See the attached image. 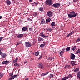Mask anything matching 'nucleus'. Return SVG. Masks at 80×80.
Listing matches in <instances>:
<instances>
[{"label": "nucleus", "instance_id": "f257e3e1", "mask_svg": "<svg viewBox=\"0 0 80 80\" xmlns=\"http://www.w3.org/2000/svg\"><path fill=\"white\" fill-rule=\"evenodd\" d=\"M69 18H72L73 17H75L77 16V13L75 14V12L74 11L71 12L70 14H68Z\"/></svg>", "mask_w": 80, "mask_h": 80}, {"label": "nucleus", "instance_id": "f03ea898", "mask_svg": "<svg viewBox=\"0 0 80 80\" xmlns=\"http://www.w3.org/2000/svg\"><path fill=\"white\" fill-rule=\"evenodd\" d=\"M46 3L48 5H52V4H53V2L52 0H47L46 1Z\"/></svg>", "mask_w": 80, "mask_h": 80}, {"label": "nucleus", "instance_id": "7ed1b4c3", "mask_svg": "<svg viewBox=\"0 0 80 80\" xmlns=\"http://www.w3.org/2000/svg\"><path fill=\"white\" fill-rule=\"evenodd\" d=\"M25 43L26 47L27 48H29L32 46V44L28 42H26Z\"/></svg>", "mask_w": 80, "mask_h": 80}, {"label": "nucleus", "instance_id": "20e7f679", "mask_svg": "<svg viewBox=\"0 0 80 80\" xmlns=\"http://www.w3.org/2000/svg\"><path fill=\"white\" fill-rule=\"evenodd\" d=\"M60 5V4L59 3H56L54 4L53 5V6L55 8H58L59 6Z\"/></svg>", "mask_w": 80, "mask_h": 80}, {"label": "nucleus", "instance_id": "39448f33", "mask_svg": "<svg viewBox=\"0 0 80 80\" xmlns=\"http://www.w3.org/2000/svg\"><path fill=\"white\" fill-rule=\"evenodd\" d=\"M70 58L72 59V60H74L75 58V56L74 54L71 53V55H70Z\"/></svg>", "mask_w": 80, "mask_h": 80}, {"label": "nucleus", "instance_id": "423d86ee", "mask_svg": "<svg viewBox=\"0 0 80 80\" xmlns=\"http://www.w3.org/2000/svg\"><path fill=\"white\" fill-rule=\"evenodd\" d=\"M52 14L53 13L51 12V11H49L47 13V15L48 16H49V17H52Z\"/></svg>", "mask_w": 80, "mask_h": 80}, {"label": "nucleus", "instance_id": "0eeeda50", "mask_svg": "<svg viewBox=\"0 0 80 80\" xmlns=\"http://www.w3.org/2000/svg\"><path fill=\"white\" fill-rule=\"evenodd\" d=\"M38 67L41 68V69H43V66L42 63L38 64Z\"/></svg>", "mask_w": 80, "mask_h": 80}, {"label": "nucleus", "instance_id": "6e6552de", "mask_svg": "<svg viewBox=\"0 0 80 80\" xmlns=\"http://www.w3.org/2000/svg\"><path fill=\"white\" fill-rule=\"evenodd\" d=\"M17 76V75H13L12 77L11 78H10L9 79H8V80H13L14 78H15V77Z\"/></svg>", "mask_w": 80, "mask_h": 80}, {"label": "nucleus", "instance_id": "1a4fd4ad", "mask_svg": "<svg viewBox=\"0 0 80 80\" xmlns=\"http://www.w3.org/2000/svg\"><path fill=\"white\" fill-rule=\"evenodd\" d=\"M8 62H9L8 61H4L2 63V64L3 65H4V64L5 65H7V64L8 63Z\"/></svg>", "mask_w": 80, "mask_h": 80}, {"label": "nucleus", "instance_id": "9d476101", "mask_svg": "<svg viewBox=\"0 0 80 80\" xmlns=\"http://www.w3.org/2000/svg\"><path fill=\"white\" fill-rule=\"evenodd\" d=\"M74 33V31H72L71 33H70L69 34H68L66 36V37L67 38H68V37H70V36H71V35H72L73 33Z\"/></svg>", "mask_w": 80, "mask_h": 80}, {"label": "nucleus", "instance_id": "9b49d317", "mask_svg": "<svg viewBox=\"0 0 80 80\" xmlns=\"http://www.w3.org/2000/svg\"><path fill=\"white\" fill-rule=\"evenodd\" d=\"M40 36L43 38H47V37H48V36H45V35H44L43 33H41Z\"/></svg>", "mask_w": 80, "mask_h": 80}, {"label": "nucleus", "instance_id": "f8f14e48", "mask_svg": "<svg viewBox=\"0 0 80 80\" xmlns=\"http://www.w3.org/2000/svg\"><path fill=\"white\" fill-rule=\"evenodd\" d=\"M77 78L80 79V71H79L78 72L77 75Z\"/></svg>", "mask_w": 80, "mask_h": 80}, {"label": "nucleus", "instance_id": "ddd939ff", "mask_svg": "<svg viewBox=\"0 0 80 80\" xmlns=\"http://www.w3.org/2000/svg\"><path fill=\"white\" fill-rule=\"evenodd\" d=\"M50 20H51L50 18H48L46 19V23H48V22H50Z\"/></svg>", "mask_w": 80, "mask_h": 80}, {"label": "nucleus", "instance_id": "4468645a", "mask_svg": "<svg viewBox=\"0 0 80 80\" xmlns=\"http://www.w3.org/2000/svg\"><path fill=\"white\" fill-rule=\"evenodd\" d=\"M49 73V72H47L46 73H42V74L41 75L42 76H45V75H47V74H48V73Z\"/></svg>", "mask_w": 80, "mask_h": 80}, {"label": "nucleus", "instance_id": "2eb2a0df", "mask_svg": "<svg viewBox=\"0 0 80 80\" xmlns=\"http://www.w3.org/2000/svg\"><path fill=\"white\" fill-rule=\"evenodd\" d=\"M75 61H71L70 63L71 64V65L73 66L75 65Z\"/></svg>", "mask_w": 80, "mask_h": 80}, {"label": "nucleus", "instance_id": "dca6fc26", "mask_svg": "<svg viewBox=\"0 0 80 80\" xmlns=\"http://www.w3.org/2000/svg\"><path fill=\"white\" fill-rule=\"evenodd\" d=\"M22 31H23L24 32H25V31H27V30L28 29L26 27H25L22 28Z\"/></svg>", "mask_w": 80, "mask_h": 80}, {"label": "nucleus", "instance_id": "f3484780", "mask_svg": "<svg viewBox=\"0 0 80 80\" xmlns=\"http://www.w3.org/2000/svg\"><path fill=\"white\" fill-rule=\"evenodd\" d=\"M6 3H7L8 5H10V4H11V2L9 0L7 1Z\"/></svg>", "mask_w": 80, "mask_h": 80}, {"label": "nucleus", "instance_id": "a211bd4d", "mask_svg": "<svg viewBox=\"0 0 80 80\" xmlns=\"http://www.w3.org/2000/svg\"><path fill=\"white\" fill-rule=\"evenodd\" d=\"M44 23H45V21L44 19H42L41 22L40 24H41V25H43V24H44Z\"/></svg>", "mask_w": 80, "mask_h": 80}, {"label": "nucleus", "instance_id": "6ab92c4d", "mask_svg": "<svg viewBox=\"0 0 80 80\" xmlns=\"http://www.w3.org/2000/svg\"><path fill=\"white\" fill-rule=\"evenodd\" d=\"M18 60V58H17L14 60H13L12 62L13 63H15L16 62H17Z\"/></svg>", "mask_w": 80, "mask_h": 80}, {"label": "nucleus", "instance_id": "aec40b11", "mask_svg": "<svg viewBox=\"0 0 80 80\" xmlns=\"http://www.w3.org/2000/svg\"><path fill=\"white\" fill-rule=\"evenodd\" d=\"M23 36V34H19L18 36V38H22Z\"/></svg>", "mask_w": 80, "mask_h": 80}, {"label": "nucleus", "instance_id": "412c9836", "mask_svg": "<svg viewBox=\"0 0 80 80\" xmlns=\"http://www.w3.org/2000/svg\"><path fill=\"white\" fill-rule=\"evenodd\" d=\"M35 55V56H38V55H39V52H36L34 53Z\"/></svg>", "mask_w": 80, "mask_h": 80}, {"label": "nucleus", "instance_id": "4be33fe9", "mask_svg": "<svg viewBox=\"0 0 80 80\" xmlns=\"http://www.w3.org/2000/svg\"><path fill=\"white\" fill-rule=\"evenodd\" d=\"M45 44H41L40 45V47H41V48H43V47H44V46H45Z\"/></svg>", "mask_w": 80, "mask_h": 80}, {"label": "nucleus", "instance_id": "5701e85b", "mask_svg": "<svg viewBox=\"0 0 80 80\" xmlns=\"http://www.w3.org/2000/svg\"><path fill=\"white\" fill-rule=\"evenodd\" d=\"M68 77H65L62 78V80H67V79H68Z\"/></svg>", "mask_w": 80, "mask_h": 80}, {"label": "nucleus", "instance_id": "b1692460", "mask_svg": "<svg viewBox=\"0 0 80 80\" xmlns=\"http://www.w3.org/2000/svg\"><path fill=\"white\" fill-rule=\"evenodd\" d=\"M1 56L2 57H7V55H6L5 54H2L1 55Z\"/></svg>", "mask_w": 80, "mask_h": 80}, {"label": "nucleus", "instance_id": "393cba45", "mask_svg": "<svg viewBox=\"0 0 80 80\" xmlns=\"http://www.w3.org/2000/svg\"><path fill=\"white\" fill-rule=\"evenodd\" d=\"M80 52V49H79L78 50H77V51L76 52V54H78V53H79Z\"/></svg>", "mask_w": 80, "mask_h": 80}, {"label": "nucleus", "instance_id": "a878e982", "mask_svg": "<svg viewBox=\"0 0 80 80\" xmlns=\"http://www.w3.org/2000/svg\"><path fill=\"white\" fill-rule=\"evenodd\" d=\"M70 50V47H68L67 48H66V51H69V50Z\"/></svg>", "mask_w": 80, "mask_h": 80}, {"label": "nucleus", "instance_id": "bb28decb", "mask_svg": "<svg viewBox=\"0 0 80 80\" xmlns=\"http://www.w3.org/2000/svg\"><path fill=\"white\" fill-rule=\"evenodd\" d=\"M79 70V68H77L74 70V72H78V71Z\"/></svg>", "mask_w": 80, "mask_h": 80}, {"label": "nucleus", "instance_id": "cd10ccee", "mask_svg": "<svg viewBox=\"0 0 80 80\" xmlns=\"http://www.w3.org/2000/svg\"><path fill=\"white\" fill-rule=\"evenodd\" d=\"M77 47L75 46H74L73 48H72V50H75L76 49V48Z\"/></svg>", "mask_w": 80, "mask_h": 80}, {"label": "nucleus", "instance_id": "c85d7f7f", "mask_svg": "<svg viewBox=\"0 0 80 80\" xmlns=\"http://www.w3.org/2000/svg\"><path fill=\"white\" fill-rule=\"evenodd\" d=\"M37 15H38V13L34 12L33 15V16H34V17H36V16H37Z\"/></svg>", "mask_w": 80, "mask_h": 80}, {"label": "nucleus", "instance_id": "c756f323", "mask_svg": "<svg viewBox=\"0 0 80 80\" xmlns=\"http://www.w3.org/2000/svg\"><path fill=\"white\" fill-rule=\"evenodd\" d=\"M14 66H17V67H18L19 66V64L18 63H16L14 65Z\"/></svg>", "mask_w": 80, "mask_h": 80}, {"label": "nucleus", "instance_id": "7c9ffc66", "mask_svg": "<svg viewBox=\"0 0 80 80\" xmlns=\"http://www.w3.org/2000/svg\"><path fill=\"white\" fill-rule=\"evenodd\" d=\"M3 76V73H0V77H2Z\"/></svg>", "mask_w": 80, "mask_h": 80}, {"label": "nucleus", "instance_id": "2f4dec72", "mask_svg": "<svg viewBox=\"0 0 80 80\" xmlns=\"http://www.w3.org/2000/svg\"><path fill=\"white\" fill-rule=\"evenodd\" d=\"M38 3H39L38 2H34L33 3V4L34 5H38Z\"/></svg>", "mask_w": 80, "mask_h": 80}, {"label": "nucleus", "instance_id": "473e14b6", "mask_svg": "<svg viewBox=\"0 0 80 80\" xmlns=\"http://www.w3.org/2000/svg\"><path fill=\"white\" fill-rule=\"evenodd\" d=\"M38 40L39 42V41H42V40H43V38H39L38 39Z\"/></svg>", "mask_w": 80, "mask_h": 80}, {"label": "nucleus", "instance_id": "72a5a7b5", "mask_svg": "<svg viewBox=\"0 0 80 80\" xmlns=\"http://www.w3.org/2000/svg\"><path fill=\"white\" fill-rule=\"evenodd\" d=\"M51 25L53 26H55V23L54 22L52 23L51 24Z\"/></svg>", "mask_w": 80, "mask_h": 80}, {"label": "nucleus", "instance_id": "f704fd0d", "mask_svg": "<svg viewBox=\"0 0 80 80\" xmlns=\"http://www.w3.org/2000/svg\"><path fill=\"white\" fill-rule=\"evenodd\" d=\"M54 75L53 74H50L49 75L50 78H51V77H53L54 76Z\"/></svg>", "mask_w": 80, "mask_h": 80}, {"label": "nucleus", "instance_id": "c9c22d12", "mask_svg": "<svg viewBox=\"0 0 80 80\" xmlns=\"http://www.w3.org/2000/svg\"><path fill=\"white\" fill-rule=\"evenodd\" d=\"M43 9V8L42 7H40L39 8V10H42Z\"/></svg>", "mask_w": 80, "mask_h": 80}, {"label": "nucleus", "instance_id": "e433bc0d", "mask_svg": "<svg viewBox=\"0 0 80 80\" xmlns=\"http://www.w3.org/2000/svg\"><path fill=\"white\" fill-rule=\"evenodd\" d=\"M10 75L11 77H12L13 75V72H12L10 73Z\"/></svg>", "mask_w": 80, "mask_h": 80}, {"label": "nucleus", "instance_id": "4c0bfd02", "mask_svg": "<svg viewBox=\"0 0 80 80\" xmlns=\"http://www.w3.org/2000/svg\"><path fill=\"white\" fill-rule=\"evenodd\" d=\"M79 41H80V38H78L76 40V42H78Z\"/></svg>", "mask_w": 80, "mask_h": 80}, {"label": "nucleus", "instance_id": "58836bf2", "mask_svg": "<svg viewBox=\"0 0 80 80\" xmlns=\"http://www.w3.org/2000/svg\"><path fill=\"white\" fill-rule=\"evenodd\" d=\"M64 53V52L63 51H61L60 52V54H63Z\"/></svg>", "mask_w": 80, "mask_h": 80}, {"label": "nucleus", "instance_id": "ea45409f", "mask_svg": "<svg viewBox=\"0 0 80 80\" xmlns=\"http://www.w3.org/2000/svg\"><path fill=\"white\" fill-rule=\"evenodd\" d=\"M66 67L68 68H69L70 67V65H67L66 66Z\"/></svg>", "mask_w": 80, "mask_h": 80}, {"label": "nucleus", "instance_id": "a19ab883", "mask_svg": "<svg viewBox=\"0 0 80 80\" xmlns=\"http://www.w3.org/2000/svg\"><path fill=\"white\" fill-rule=\"evenodd\" d=\"M42 55H41L38 58V60H40L41 58H42Z\"/></svg>", "mask_w": 80, "mask_h": 80}, {"label": "nucleus", "instance_id": "79ce46f5", "mask_svg": "<svg viewBox=\"0 0 80 80\" xmlns=\"http://www.w3.org/2000/svg\"><path fill=\"white\" fill-rule=\"evenodd\" d=\"M47 30H48L49 32H51L52 31V29L48 28V29Z\"/></svg>", "mask_w": 80, "mask_h": 80}, {"label": "nucleus", "instance_id": "37998d69", "mask_svg": "<svg viewBox=\"0 0 80 80\" xmlns=\"http://www.w3.org/2000/svg\"><path fill=\"white\" fill-rule=\"evenodd\" d=\"M68 77V78H69V77H70V78H72V75L71 74H69Z\"/></svg>", "mask_w": 80, "mask_h": 80}, {"label": "nucleus", "instance_id": "c03bdc74", "mask_svg": "<svg viewBox=\"0 0 80 80\" xmlns=\"http://www.w3.org/2000/svg\"><path fill=\"white\" fill-rule=\"evenodd\" d=\"M2 39H3V37H0V42L2 41Z\"/></svg>", "mask_w": 80, "mask_h": 80}, {"label": "nucleus", "instance_id": "a18cd8bd", "mask_svg": "<svg viewBox=\"0 0 80 80\" xmlns=\"http://www.w3.org/2000/svg\"><path fill=\"white\" fill-rule=\"evenodd\" d=\"M28 20H29V21H32V19H30V18H28Z\"/></svg>", "mask_w": 80, "mask_h": 80}, {"label": "nucleus", "instance_id": "49530a36", "mask_svg": "<svg viewBox=\"0 0 80 80\" xmlns=\"http://www.w3.org/2000/svg\"><path fill=\"white\" fill-rule=\"evenodd\" d=\"M77 0H73V1L74 2H77Z\"/></svg>", "mask_w": 80, "mask_h": 80}, {"label": "nucleus", "instance_id": "de8ad7c7", "mask_svg": "<svg viewBox=\"0 0 80 80\" xmlns=\"http://www.w3.org/2000/svg\"><path fill=\"white\" fill-rule=\"evenodd\" d=\"M24 80H28V78H27Z\"/></svg>", "mask_w": 80, "mask_h": 80}, {"label": "nucleus", "instance_id": "09e8293b", "mask_svg": "<svg viewBox=\"0 0 80 80\" xmlns=\"http://www.w3.org/2000/svg\"><path fill=\"white\" fill-rule=\"evenodd\" d=\"M2 54V51H1V50H0V55Z\"/></svg>", "mask_w": 80, "mask_h": 80}, {"label": "nucleus", "instance_id": "8fccbe9b", "mask_svg": "<svg viewBox=\"0 0 80 80\" xmlns=\"http://www.w3.org/2000/svg\"><path fill=\"white\" fill-rule=\"evenodd\" d=\"M33 0H29V2H32V1Z\"/></svg>", "mask_w": 80, "mask_h": 80}, {"label": "nucleus", "instance_id": "3c124183", "mask_svg": "<svg viewBox=\"0 0 80 80\" xmlns=\"http://www.w3.org/2000/svg\"><path fill=\"white\" fill-rule=\"evenodd\" d=\"M19 44H20V43H18L16 44V46H17L18 45H19Z\"/></svg>", "mask_w": 80, "mask_h": 80}, {"label": "nucleus", "instance_id": "603ef678", "mask_svg": "<svg viewBox=\"0 0 80 80\" xmlns=\"http://www.w3.org/2000/svg\"><path fill=\"white\" fill-rule=\"evenodd\" d=\"M32 6H34L35 5V4H33H33H32Z\"/></svg>", "mask_w": 80, "mask_h": 80}, {"label": "nucleus", "instance_id": "864d4df0", "mask_svg": "<svg viewBox=\"0 0 80 80\" xmlns=\"http://www.w3.org/2000/svg\"><path fill=\"white\" fill-rule=\"evenodd\" d=\"M24 63H27V61H25L24 62Z\"/></svg>", "mask_w": 80, "mask_h": 80}, {"label": "nucleus", "instance_id": "5fc2aeb1", "mask_svg": "<svg viewBox=\"0 0 80 80\" xmlns=\"http://www.w3.org/2000/svg\"><path fill=\"white\" fill-rule=\"evenodd\" d=\"M2 18V16H0V19H1Z\"/></svg>", "mask_w": 80, "mask_h": 80}, {"label": "nucleus", "instance_id": "6e6d98bb", "mask_svg": "<svg viewBox=\"0 0 80 80\" xmlns=\"http://www.w3.org/2000/svg\"><path fill=\"white\" fill-rule=\"evenodd\" d=\"M60 55L61 57H62V54H60Z\"/></svg>", "mask_w": 80, "mask_h": 80}, {"label": "nucleus", "instance_id": "4d7b16f0", "mask_svg": "<svg viewBox=\"0 0 80 80\" xmlns=\"http://www.w3.org/2000/svg\"><path fill=\"white\" fill-rule=\"evenodd\" d=\"M29 30H32V28H29Z\"/></svg>", "mask_w": 80, "mask_h": 80}, {"label": "nucleus", "instance_id": "13d9d810", "mask_svg": "<svg viewBox=\"0 0 80 80\" xmlns=\"http://www.w3.org/2000/svg\"><path fill=\"white\" fill-rule=\"evenodd\" d=\"M62 50L63 51H65V48H63V49H62Z\"/></svg>", "mask_w": 80, "mask_h": 80}, {"label": "nucleus", "instance_id": "bf43d9fd", "mask_svg": "<svg viewBox=\"0 0 80 80\" xmlns=\"http://www.w3.org/2000/svg\"><path fill=\"white\" fill-rule=\"evenodd\" d=\"M52 58H51V60H52Z\"/></svg>", "mask_w": 80, "mask_h": 80}, {"label": "nucleus", "instance_id": "052dcab7", "mask_svg": "<svg viewBox=\"0 0 80 80\" xmlns=\"http://www.w3.org/2000/svg\"><path fill=\"white\" fill-rule=\"evenodd\" d=\"M41 12H43V11H42V10H41Z\"/></svg>", "mask_w": 80, "mask_h": 80}, {"label": "nucleus", "instance_id": "680f3d73", "mask_svg": "<svg viewBox=\"0 0 80 80\" xmlns=\"http://www.w3.org/2000/svg\"><path fill=\"white\" fill-rule=\"evenodd\" d=\"M52 27L53 28V27Z\"/></svg>", "mask_w": 80, "mask_h": 80}, {"label": "nucleus", "instance_id": "e2e57ef3", "mask_svg": "<svg viewBox=\"0 0 80 80\" xmlns=\"http://www.w3.org/2000/svg\"><path fill=\"white\" fill-rule=\"evenodd\" d=\"M21 13H20V14H21Z\"/></svg>", "mask_w": 80, "mask_h": 80}, {"label": "nucleus", "instance_id": "0e129e2a", "mask_svg": "<svg viewBox=\"0 0 80 80\" xmlns=\"http://www.w3.org/2000/svg\"><path fill=\"white\" fill-rule=\"evenodd\" d=\"M77 0V1H78V0Z\"/></svg>", "mask_w": 80, "mask_h": 80}]
</instances>
